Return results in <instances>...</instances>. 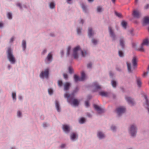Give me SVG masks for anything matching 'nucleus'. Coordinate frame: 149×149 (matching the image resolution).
<instances>
[{"label":"nucleus","mask_w":149,"mask_h":149,"mask_svg":"<svg viewBox=\"0 0 149 149\" xmlns=\"http://www.w3.org/2000/svg\"><path fill=\"white\" fill-rule=\"evenodd\" d=\"M85 105L86 107H88L89 106V103L88 101L85 102Z\"/></svg>","instance_id":"a18cd8bd"},{"label":"nucleus","mask_w":149,"mask_h":149,"mask_svg":"<svg viewBox=\"0 0 149 149\" xmlns=\"http://www.w3.org/2000/svg\"><path fill=\"white\" fill-rule=\"evenodd\" d=\"M94 34V33L92 31L91 28H90L88 29V35L89 37L92 36Z\"/></svg>","instance_id":"dca6fc26"},{"label":"nucleus","mask_w":149,"mask_h":149,"mask_svg":"<svg viewBox=\"0 0 149 149\" xmlns=\"http://www.w3.org/2000/svg\"><path fill=\"white\" fill-rule=\"evenodd\" d=\"M94 107L99 113H101L103 112V110L97 105L94 104Z\"/></svg>","instance_id":"2eb2a0df"},{"label":"nucleus","mask_w":149,"mask_h":149,"mask_svg":"<svg viewBox=\"0 0 149 149\" xmlns=\"http://www.w3.org/2000/svg\"><path fill=\"white\" fill-rule=\"evenodd\" d=\"M125 110V108L123 107H119L116 109L117 112L118 116H120L121 114L124 113Z\"/></svg>","instance_id":"0eeeda50"},{"label":"nucleus","mask_w":149,"mask_h":149,"mask_svg":"<svg viewBox=\"0 0 149 149\" xmlns=\"http://www.w3.org/2000/svg\"><path fill=\"white\" fill-rule=\"evenodd\" d=\"M109 30L110 35L113 38V39L114 40L115 39V36L111 28V27H109Z\"/></svg>","instance_id":"ddd939ff"},{"label":"nucleus","mask_w":149,"mask_h":149,"mask_svg":"<svg viewBox=\"0 0 149 149\" xmlns=\"http://www.w3.org/2000/svg\"><path fill=\"white\" fill-rule=\"evenodd\" d=\"M132 46H133V47H134V48H135V44H134V43H133V44H132Z\"/></svg>","instance_id":"69168bd1"},{"label":"nucleus","mask_w":149,"mask_h":149,"mask_svg":"<svg viewBox=\"0 0 149 149\" xmlns=\"http://www.w3.org/2000/svg\"><path fill=\"white\" fill-rule=\"evenodd\" d=\"M8 58L9 61L12 63H14L15 60L13 56L11 53V50L9 49L8 50Z\"/></svg>","instance_id":"7ed1b4c3"},{"label":"nucleus","mask_w":149,"mask_h":149,"mask_svg":"<svg viewBox=\"0 0 149 149\" xmlns=\"http://www.w3.org/2000/svg\"><path fill=\"white\" fill-rule=\"evenodd\" d=\"M3 26V24L2 22H0V28H2Z\"/></svg>","instance_id":"864d4df0"},{"label":"nucleus","mask_w":149,"mask_h":149,"mask_svg":"<svg viewBox=\"0 0 149 149\" xmlns=\"http://www.w3.org/2000/svg\"><path fill=\"white\" fill-rule=\"evenodd\" d=\"M73 69L70 67H69V72L70 73H72V72Z\"/></svg>","instance_id":"37998d69"},{"label":"nucleus","mask_w":149,"mask_h":149,"mask_svg":"<svg viewBox=\"0 0 149 149\" xmlns=\"http://www.w3.org/2000/svg\"><path fill=\"white\" fill-rule=\"evenodd\" d=\"M97 136L100 139L103 138L104 136V135L103 134L100 132H98L97 134Z\"/></svg>","instance_id":"4be33fe9"},{"label":"nucleus","mask_w":149,"mask_h":149,"mask_svg":"<svg viewBox=\"0 0 149 149\" xmlns=\"http://www.w3.org/2000/svg\"><path fill=\"white\" fill-rule=\"evenodd\" d=\"M87 116L89 117H90L91 116V115L90 114H87Z\"/></svg>","instance_id":"0e129e2a"},{"label":"nucleus","mask_w":149,"mask_h":149,"mask_svg":"<svg viewBox=\"0 0 149 149\" xmlns=\"http://www.w3.org/2000/svg\"><path fill=\"white\" fill-rule=\"evenodd\" d=\"M127 24V22L125 21H123L121 22V25L124 28L126 29V28Z\"/></svg>","instance_id":"a878e982"},{"label":"nucleus","mask_w":149,"mask_h":149,"mask_svg":"<svg viewBox=\"0 0 149 149\" xmlns=\"http://www.w3.org/2000/svg\"><path fill=\"white\" fill-rule=\"evenodd\" d=\"M63 131L66 132H68L69 131V127L67 125H63Z\"/></svg>","instance_id":"f3484780"},{"label":"nucleus","mask_w":149,"mask_h":149,"mask_svg":"<svg viewBox=\"0 0 149 149\" xmlns=\"http://www.w3.org/2000/svg\"><path fill=\"white\" fill-rule=\"evenodd\" d=\"M43 126L44 127L47 126V124L45 123H44L43 125Z\"/></svg>","instance_id":"052dcab7"},{"label":"nucleus","mask_w":149,"mask_h":149,"mask_svg":"<svg viewBox=\"0 0 149 149\" xmlns=\"http://www.w3.org/2000/svg\"><path fill=\"white\" fill-rule=\"evenodd\" d=\"M118 54L120 57H122L123 56V52L120 50L118 52Z\"/></svg>","instance_id":"c9c22d12"},{"label":"nucleus","mask_w":149,"mask_h":149,"mask_svg":"<svg viewBox=\"0 0 149 149\" xmlns=\"http://www.w3.org/2000/svg\"><path fill=\"white\" fill-rule=\"evenodd\" d=\"M92 66V64L90 63L88 64L87 65V67L88 68H91Z\"/></svg>","instance_id":"3c124183"},{"label":"nucleus","mask_w":149,"mask_h":149,"mask_svg":"<svg viewBox=\"0 0 149 149\" xmlns=\"http://www.w3.org/2000/svg\"><path fill=\"white\" fill-rule=\"evenodd\" d=\"M144 45H143L142 44H141V46L138 49V50L140 51L143 52L144 51Z\"/></svg>","instance_id":"393cba45"},{"label":"nucleus","mask_w":149,"mask_h":149,"mask_svg":"<svg viewBox=\"0 0 149 149\" xmlns=\"http://www.w3.org/2000/svg\"><path fill=\"white\" fill-rule=\"evenodd\" d=\"M58 84L59 86H61L63 84L62 81L61 80H58Z\"/></svg>","instance_id":"e433bc0d"},{"label":"nucleus","mask_w":149,"mask_h":149,"mask_svg":"<svg viewBox=\"0 0 149 149\" xmlns=\"http://www.w3.org/2000/svg\"><path fill=\"white\" fill-rule=\"evenodd\" d=\"M70 86V84L69 82H66L65 83L64 85V90L65 91L68 90L69 89Z\"/></svg>","instance_id":"4468645a"},{"label":"nucleus","mask_w":149,"mask_h":149,"mask_svg":"<svg viewBox=\"0 0 149 149\" xmlns=\"http://www.w3.org/2000/svg\"><path fill=\"white\" fill-rule=\"evenodd\" d=\"M55 4L53 2H51L50 4V7L51 8H53L55 7Z\"/></svg>","instance_id":"473e14b6"},{"label":"nucleus","mask_w":149,"mask_h":149,"mask_svg":"<svg viewBox=\"0 0 149 149\" xmlns=\"http://www.w3.org/2000/svg\"><path fill=\"white\" fill-rule=\"evenodd\" d=\"M49 93V94H52L53 93V91L52 89L51 88H49L48 90Z\"/></svg>","instance_id":"a19ab883"},{"label":"nucleus","mask_w":149,"mask_h":149,"mask_svg":"<svg viewBox=\"0 0 149 149\" xmlns=\"http://www.w3.org/2000/svg\"><path fill=\"white\" fill-rule=\"evenodd\" d=\"M146 104L148 106L149 104H148V100L146 97Z\"/></svg>","instance_id":"13d9d810"},{"label":"nucleus","mask_w":149,"mask_h":149,"mask_svg":"<svg viewBox=\"0 0 149 149\" xmlns=\"http://www.w3.org/2000/svg\"><path fill=\"white\" fill-rule=\"evenodd\" d=\"M80 49L79 46H77L74 49L73 55L74 58H78V52Z\"/></svg>","instance_id":"39448f33"},{"label":"nucleus","mask_w":149,"mask_h":149,"mask_svg":"<svg viewBox=\"0 0 149 149\" xmlns=\"http://www.w3.org/2000/svg\"><path fill=\"white\" fill-rule=\"evenodd\" d=\"M102 10V8L101 7L99 6L97 7V11L98 12H101Z\"/></svg>","instance_id":"7c9ffc66"},{"label":"nucleus","mask_w":149,"mask_h":149,"mask_svg":"<svg viewBox=\"0 0 149 149\" xmlns=\"http://www.w3.org/2000/svg\"><path fill=\"white\" fill-rule=\"evenodd\" d=\"M99 94L103 96L107 97L109 95V94L108 93L104 91L100 92L99 93Z\"/></svg>","instance_id":"aec40b11"},{"label":"nucleus","mask_w":149,"mask_h":149,"mask_svg":"<svg viewBox=\"0 0 149 149\" xmlns=\"http://www.w3.org/2000/svg\"><path fill=\"white\" fill-rule=\"evenodd\" d=\"M127 67L128 71L129 72H132V70L131 68V66L130 63H128L127 62Z\"/></svg>","instance_id":"5701e85b"},{"label":"nucleus","mask_w":149,"mask_h":149,"mask_svg":"<svg viewBox=\"0 0 149 149\" xmlns=\"http://www.w3.org/2000/svg\"><path fill=\"white\" fill-rule=\"evenodd\" d=\"M76 136L77 135L75 133H72L71 135V139L73 140L76 138Z\"/></svg>","instance_id":"cd10ccee"},{"label":"nucleus","mask_w":149,"mask_h":149,"mask_svg":"<svg viewBox=\"0 0 149 149\" xmlns=\"http://www.w3.org/2000/svg\"><path fill=\"white\" fill-rule=\"evenodd\" d=\"M49 74V70L47 69H46L44 72L42 71L40 74V77L41 78H43L44 77L47 78Z\"/></svg>","instance_id":"423d86ee"},{"label":"nucleus","mask_w":149,"mask_h":149,"mask_svg":"<svg viewBox=\"0 0 149 149\" xmlns=\"http://www.w3.org/2000/svg\"><path fill=\"white\" fill-rule=\"evenodd\" d=\"M116 129V127L115 126H112L111 127V129L113 131H114Z\"/></svg>","instance_id":"8fccbe9b"},{"label":"nucleus","mask_w":149,"mask_h":149,"mask_svg":"<svg viewBox=\"0 0 149 149\" xmlns=\"http://www.w3.org/2000/svg\"><path fill=\"white\" fill-rule=\"evenodd\" d=\"M115 14L118 17H121V14L120 13H118L115 12Z\"/></svg>","instance_id":"ea45409f"},{"label":"nucleus","mask_w":149,"mask_h":149,"mask_svg":"<svg viewBox=\"0 0 149 149\" xmlns=\"http://www.w3.org/2000/svg\"><path fill=\"white\" fill-rule=\"evenodd\" d=\"M148 73V72H144L143 74V76L144 77L146 76Z\"/></svg>","instance_id":"5fc2aeb1"},{"label":"nucleus","mask_w":149,"mask_h":149,"mask_svg":"<svg viewBox=\"0 0 149 149\" xmlns=\"http://www.w3.org/2000/svg\"><path fill=\"white\" fill-rule=\"evenodd\" d=\"M77 31L78 34H80L81 32V30L79 28H77Z\"/></svg>","instance_id":"c03bdc74"},{"label":"nucleus","mask_w":149,"mask_h":149,"mask_svg":"<svg viewBox=\"0 0 149 149\" xmlns=\"http://www.w3.org/2000/svg\"><path fill=\"white\" fill-rule=\"evenodd\" d=\"M92 42L93 44L95 45L97 43V41L95 39H93L92 40Z\"/></svg>","instance_id":"79ce46f5"},{"label":"nucleus","mask_w":149,"mask_h":149,"mask_svg":"<svg viewBox=\"0 0 149 149\" xmlns=\"http://www.w3.org/2000/svg\"><path fill=\"white\" fill-rule=\"evenodd\" d=\"M47 52V51L46 50H44L43 52V54H44L46 52Z\"/></svg>","instance_id":"e2e57ef3"},{"label":"nucleus","mask_w":149,"mask_h":149,"mask_svg":"<svg viewBox=\"0 0 149 149\" xmlns=\"http://www.w3.org/2000/svg\"><path fill=\"white\" fill-rule=\"evenodd\" d=\"M65 146V144H62L61 146V148H64Z\"/></svg>","instance_id":"bf43d9fd"},{"label":"nucleus","mask_w":149,"mask_h":149,"mask_svg":"<svg viewBox=\"0 0 149 149\" xmlns=\"http://www.w3.org/2000/svg\"><path fill=\"white\" fill-rule=\"evenodd\" d=\"M7 16L9 19H11L12 18V16L11 14L10 13H8L7 14Z\"/></svg>","instance_id":"58836bf2"},{"label":"nucleus","mask_w":149,"mask_h":149,"mask_svg":"<svg viewBox=\"0 0 149 149\" xmlns=\"http://www.w3.org/2000/svg\"><path fill=\"white\" fill-rule=\"evenodd\" d=\"M12 96L13 100L16 99V94L15 93H12Z\"/></svg>","instance_id":"f704fd0d"},{"label":"nucleus","mask_w":149,"mask_h":149,"mask_svg":"<svg viewBox=\"0 0 149 149\" xmlns=\"http://www.w3.org/2000/svg\"><path fill=\"white\" fill-rule=\"evenodd\" d=\"M64 97L67 98L68 102L72 105L76 106L78 105L79 101L77 99L70 97V95L66 93L64 95Z\"/></svg>","instance_id":"f257e3e1"},{"label":"nucleus","mask_w":149,"mask_h":149,"mask_svg":"<svg viewBox=\"0 0 149 149\" xmlns=\"http://www.w3.org/2000/svg\"><path fill=\"white\" fill-rule=\"evenodd\" d=\"M14 40V38L13 37H12L10 39V42H12Z\"/></svg>","instance_id":"6e6d98bb"},{"label":"nucleus","mask_w":149,"mask_h":149,"mask_svg":"<svg viewBox=\"0 0 149 149\" xmlns=\"http://www.w3.org/2000/svg\"><path fill=\"white\" fill-rule=\"evenodd\" d=\"M112 2H113V3H114L115 2V1H116V0H111Z\"/></svg>","instance_id":"774afa93"},{"label":"nucleus","mask_w":149,"mask_h":149,"mask_svg":"<svg viewBox=\"0 0 149 149\" xmlns=\"http://www.w3.org/2000/svg\"><path fill=\"white\" fill-rule=\"evenodd\" d=\"M17 6H18L19 7V8H20L21 9V8H22V6H21V4H20V3H17Z\"/></svg>","instance_id":"4d7b16f0"},{"label":"nucleus","mask_w":149,"mask_h":149,"mask_svg":"<svg viewBox=\"0 0 149 149\" xmlns=\"http://www.w3.org/2000/svg\"><path fill=\"white\" fill-rule=\"evenodd\" d=\"M88 1L89 2H93L94 0H88Z\"/></svg>","instance_id":"338daca9"},{"label":"nucleus","mask_w":149,"mask_h":149,"mask_svg":"<svg viewBox=\"0 0 149 149\" xmlns=\"http://www.w3.org/2000/svg\"><path fill=\"white\" fill-rule=\"evenodd\" d=\"M85 121V119L83 118H81L79 120V122L81 123H83Z\"/></svg>","instance_id":"72a5a7b5"},{"label":"nucleus","mask_w":149,"mask_h":149,"mask_svg":"<svg viewBox=\"0 0 149 149\" xmlns=\"http://www.w3.org/2000/svg\"><path fill=\"white\" fill-rule=\"evenodd\" d=\"M149 8V4H147L144 7V8L146 9H147L148 8Z\"/></svg>","instance_id":"de8ad7c7"},{"label":"nucleus","mask_w":149,"mask_h":149,"mask_svg":"<svg viewBox=\"0 0 149 149\" xmlns=\"http://www.w3.org/2000/svg\"><path fill=\"white\" fill-rule=\"evenodd\" d=\"M52 58V54L51 53H49L48 54V55L47 57V59L48 61H50L51 59Z\"/></svg>","instance_id":"c85d7f7f"},{"label":"nucleus","mask_w":149,"mask_h":149,"mask_svg":"<svg viewBox=\"0 0 149 149\" xmlns=\"http://www.w3.org/2000/svg\"><path fill=\"white\" fill-rule=\"evenodd\" d=\"M92 87L94 89V91L100 89L101 88V87L96 82H95L93 84Z\"/></svg>","instance_id":"1a4fd4ad"},{"label":"nucleus","mask_w":149,"mask_h":149,"mask_svg":"<svg viewBox=\"0 0 149 149\" xmlns=\"http://www.w3.org/2000/svg\"><path fill=\"white\" fill-rule=\"evenodd\" d=\"M55 104L56 107L57 111L58 112L60 111V109L59 108V105L58 102L57 101H55Z\"/></svg>","instance_id":"b1692460"},{"label":"nucleus","mask_w":149,"mask_h":149,"mask_svg":"<svg viewBox=\"0 0 149 149\" xmlns=\"http://www.w3.org/2000/svg\"><path fill=\"white\" fill-rule=\"evenodd\" d=\"M86 75L84 72L81 73V77L79 78L77 75L75 74L74 75V79L75 82H77L78 81H83L86 78Z\"/></svg>","instance_id":"f03ea898"},{"label":"nucleus","mask_w":149,"mask_h":149,"mask_svg":"<svg viewBox=\"0 0 149 149\" xmlns=\"http://www.w3.org/2000/svg\"><path fill=\"white\" fill-rule=\"evenodd\" d=\"M81 52L82 56L84 57L87 54L86 52L85 51H83L81 50Z\"/></svg>","instance_id":"2f4dec72"},{"label":"nucleus","mask_w":149,"mask_h":149,"mask_svg":"<svg viewBox=\"0 0 149 149\" xmlns=\"http://www.w3.org/2000/svg\"><path fill=\"white\" fill-rule=\"evenodd\" d=\"M120 45L122 47V48H123L124 47V41L123 38H120Z\"/></svg>","instance_id":"412c9836"},{"label":"nucleus","mask_w":149,"mask_h":149,"mask_svg":"<svg viewBox=\"0 0 149 149\" xmlns=\"http://www.w3.org/2000/svg\"><path fill=\"white\" fill-rule=\"evenodd\" d=\"M111 84L112 86L114 87H115L116 85V83L115 81L113 80L111 81Z\"/></svg>","instance_id":"c756f323"},{"label":"nucleus","mask_w":149,"mask_h":149,"mask_svg":"<svg viewBox=\"0 0 149 149\" xmlns=\"http://www.w3.org/2000/svg\"><path fill=\"white\" fill-rule=\"evenodd\" d=\"M132 15L134 17L137 18H139L141 15V13L138 11L135 10L133 11Z\"/></svg>","instance_id":"9d476101"},{"label":"nucleus","mask_w":149,"mask_h":149,"mask_svg":"<svg viewBox=\"0 0 149 149\" xmlns=\"http://www.w3.org/2000/svg\"><path fill=\"white\" fill-rule=\"evenodd\" d=\"M63 77L65 79H67L68 78V75L66 74H63Z\"/></svg>","instance_id":"09e8293b"},{"label":"nucleus","mask_w":149,"mask_h":149,"mask_svg":"<svg viewBox=\"0 0 149 149\" xmlns=\"http://www.w3.org/2000/svg\"><path fill=\"white\" fill-rule=\"evenodd\" d=\"M81 23H82V24H83L84 23V21L82 19H81V22H80Z\"/></svg>","instance_id":"680f3d73"},{"label":"nucleus","mask_w":149,"mask_h":149,"mask_svg":"<svg viewBox=\"0 0 149 149\" xmlns=\"http://www.w3.org/2000/svg\"><path fill=\"white\" fill-rule=\"evenodd\" d=\"M148 24H149V17H146L144 18L143 24L145 26Z\"/></svg>","instance_id":"9b49d317"},{"label":"nucleus","mask_w":149,"mask_h":149,"mask_svg":"<svg viewBox=\"0 0 149 149\" xmlns=\"http://www.w3.org/2000/svg\"><path fill=\"white\" fill-rule=\"evenodd\" d=\"M142 44L144 46H148L149 44V40L148 39V38H146L143 40Z\"/></svg>","instance_id":"a211bd4d"},{"label":"nucleus","mask_w":149,"mask_h":149,"mask_svg":"<svg viewBox=\"0 0 149 149\" xmlns=\"http://www.w3.org/2000/svg\"><path fill=\"white\" fill-rule=\"evenodd\" d=\"M71 49V47L69 46L67 49V54L68 55L70 54V52Z\"/></svg>","instance_id":"4c0bfd02"},{"label":"nucleus","mask_w":149,"mask_h":149,"mask_svg":"<svg viewBox=\"0 0 149 149\" xmlns=\"http://www.w3.org/2000/svg\"><path fill=\"white\" fill-rule=\"evenodd\" d=\"M22 47H23V50H25L26 48V42L25 41L23 40L22 43Z\"/></svg>","instance_id":"bb28decb"},{"label":"nucleus","mask_w":149,"mask_h":149,"mask_svg":"<svg viewBox=\"0 0 149 149\" xmlns=\"http://www.w3.org/2000/svg\"><path fill=\"white\" fill-rule=\"evenodd\" d=\"M136 81L138 86L139 87H141L142 84L141 79L139 77H137Z\"/></svg>","instance_id":"6ab92c4d"},{"label":"nucleus","mask_w":149,"mask_h":149,"mask_svg":"<svg viewBox=\"0 0 149 149\" xmlns=\"http://www.w3.org/2000/svg\"><path fill=\"white\" fill-rule=\"evenodd\" d=\"M17 115L18 117H20L21 116V112L20 111H18L17 112Z\"/></svg>","instance_id":"49530a36"},{"label":"nucleus","mask_w":149,"mask_h":149,"mask_svg":"<svg viewBox=\"0 0 149 149\" xmlns=\"http://www.w3.org/2000/svg\"><path fill=\"white\" fill-rule=\"evenodd\" d=\"M129 132L132 136H134L136 134V127L134 125H131L130 129L129 130Z\"/></svg>","instance_id":"20e7f679"},{"label":"nucleus","mask_w":149,"mask_h":149,"mask_svg":"<svg viewBox=\"0 0 149 149\" xmlns=\"http://www.w3.org/2000/svg\"><path fill=\"white\" fill-rule=\"evenodd\" d=\"M132 61L133 65L132 69L134 70L135 68L137 66V57L135 56H134Z\"/></svg>","instance_id":"6e6552de"},{"label":"nucleus","mask_w":149,"mask_h":149,"mask_svg":"<svg viewBox=\"0 0 149 149\" xmlns=\"http://www.w3.org/2000/svg\"><path fill=\"white\" fill-rule=\"evenodd\" d=\"M125 99L129 103L131 104V105H132L134 104V102L133 100L131 98L129 97H125Z\"/></svg>","instance_id":"f8f14e48"},{"label":"nucleus","mask_w":149,"mask_h":149,"mask_svg":"<svg viewBox=\"0 0 149 149\" xmlns=\"http://www.w3.org/2000/svg\"><path fill=\"white\" fill-rule=\"evenodd\" d=\"M82 7L84 11H85L86 10V6L84 5H82Z\"/></svg>","instance_id":"603ef678"}]
</instances>
